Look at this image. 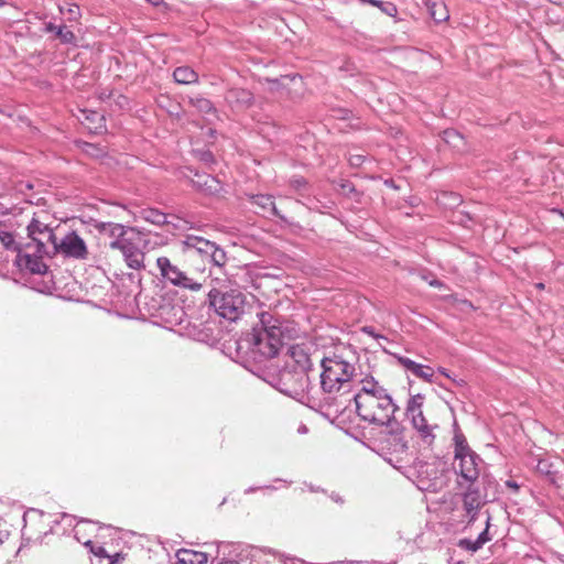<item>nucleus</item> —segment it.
Returning <instances> with one entry per match:
<instances>
[{
    "instance_id": "4c0bfd02",
    "label": "nucleus",
    "mask_w": 564,
    "mask_h": 564,
    "mask_svg": "<svg viewBox=\"0 0 564 564\" xmlns=\"http://www.w3.org/2000/svg\"><path fill=\"white\" fill-rule=\"evenodd\" d=\"M364 162V156L360 154H355L349 156V163L352 166H359Z\"/></svg>"
},
{
    "instance_id": "4be33fe9",
    "label": "nucleus",
    "mask_w": 564,
    "mask_h": 564,
    "mask_svg": "<svg viewBox=\"0 0 564 564\" xmlns=\"http://www.w3.org/2000/svg\"><path fill=\"white\" fill-rule=\"evenodd\" d=\"M488 541H489L488 532H487V530H485L479 534V536L475 541L466 540V539L460 540L459 546H462L468 551L476 552Z\"/></svg>"
},
{
    "instance_id": "a19ab883",
    "label": "nucleus",
    "mask_w": 564,
    "mask_h": 564,
    "mask_svg": "<svg viewBox=\"0 0 564 564\" xmlns=\"http://www.w3.org/2000/svg\"><path fill=\"white\" fill-rule=\"evenodd\" d=\"M430 285L434 288H442L444 284L440 280H432L430 281Z\"/></svg>"
},
{
    "instance_id": "423d86ee",
    "label": "nucleus",
    "mask_w": 564,
    "mask_h": 564,
    "mask_svg": "<svg viewBox=\"0 0 564 564\" xmlns=\"http://www.w3.org/2000/svg\"><path fill=\"white\" fill-rule=\"evenodd\" d=\"M141 240V232L129 227L124 236L110 241L109 247L121 251L129 268L140 270L144 267V253L139 248Z\"/></svg>"
},
{
    "instance_id": "7ed1b4c3",
    "label": "nucleus",
    "mask_w": 564,
    "mask_h": 564,
    "mask_svg": "<svg viewBox=\"0 0 564 564\" xmlns=\"http://www.w3.org/2000/svg\"><path fill=\"white\" fill-rule=\"evenodd\" d=\"M321 387L326 393H339L349 390L355 366L339 356L325 357L322 360Z\"/></svg>"
},
{
    "instance_id": "72a5a7b5",
    "label": "nucleus",
    "mask_w": 564,
    "mask_h": 564,
    "mask_svg": "<svg viewBox=\"0 0 564 564\" xmlns=\"http://www.w3.org/2000/svg\"><path fill=\"white\" fill-rule=\"evenodd\" d=\"M91 118L89 116H86V120H90L91 122L96 123L95 126H89V129H100L102 127L104 117L99 115L98 112H91Z\"/></svg>"
},
{
    "instance_id": "ddd939ff",
    "label": "nucleus",
    "mask_w": 564,
    "mask_h": 564,
    "mask_svg": "<svg viewBox=\"0 0 564 564\" xmlns=\"http://www.w3.org/2000/svg\"><path fill=\"white\" fill-rule=\"evenodd\" d=\"M455 468L468 481L476 480L479 474L474 453L455 457Z\"/></svg>"
},
{
    "instance_id": "f03ea898",
    "label": "nucleus",
    "mask_w": 564,
    "mask_h": 564,
    "mask_svg": "<svg viewBox=\"0 0 564 564\" xmlns=\"http://www.w3.org/2000/svg\"><path fill=\"white\" fill-rule=\"evenodd\" d=\"M261 329H253V348L265 358L275 357L283 346L281 322L269 312L258 314Z\"/></svg>"
},
{
    "instance_id": "39448f33",
    "label": "nucleus",
    "mask_w": 564,
    "mask_h": 564,
    "mask_svg": "<svg viewBox=\"0 0 564 564\" xmlns=\"http://www.w3.org/2000/svg\"><path fill=\"white\" fill-rule=\"evenodd\" d=\"M53 224L52 216L47 212L41 210L33 215L26 227L28 237L35 243L36 251L41 254H50L48 245H52L56 237Z\"/></svg>"
},
{
    "instance_id": "dca6fc26",
    "label": "nucleus",
    "mask_w": 564,
    "mask_h": 564,
    "mask_svg": "<svg viewBox=\"0 0 564 564\" xmlns=\"http://www.w3.org/2000/svg\"><path fill=\"white\" fill-rule=\"evenodd\" d=\"M380 392H387L386 389L378 383L373 378H365L360 381V389L355 394V403L378 395Z\"/></svg>"
},
{
    "instance_id": "f8f14e48",
    "label": "nucleus",
    "mask_w": 564,
    "mask_h": 564,
    "mask_svg": "<svg viewBox=\"0 0 564 564\" xmlns=\"http://www.w3.org/2000/svg\"><path fill=\"white\" fill-rule=\"evenodd\" d=\"M226 101L235 110L249 108L253 102L252 93L243 88H231L226 93Z\"/></svg>"
},
{
    "instance_id": "de8ad7c7",
    "label": "nucleus",
    "mask_w": 564,
    "mask_h": 564,
    "mask_svg": "<svg viewBox=\"0 0 564 564\" xmlns=\"http://www.w3.org/2000/svg\"><path fill=\"white\" fill-rule=\"evenodd\" d=\"M156 217H158V218H161V217H163V215L158 214V215H156ZM154 221L160 223V219H155Z\"/></svg>"
},
{
    "instance_id": "473e14b6",
    "label": "nucleus",
    "mask_w": 564,
    "mask_h": 564,
    "mask_svg": "<svg viewBox=\"0 0 564 564\" xmlns=\"http://www.w3.org/2000/svg\"><path fill=\"white\" fill-rule=\"evenodd\" d=\"M398 361L401 366H403L406 370L413 372L417 368V362L411 360L408 357L400 356L398 357Z\"/></svg>"
},
{
    "instance_id": "1a4fd4ad",
    "label": "nucleus",
    "mask_w": 564,
    "mask_h": 564,
    "mask_svg": "<svg viewBox=\"0 0 564 564\" xmlns=\"http://www.w3.org/2000/svg\"><path fill=\"white\" fill-rule=\"evenodd\" d=\"M411 424L415 430V445L419 449H429L435 442L434 431L438 424L434 421H429L424 414H415L410 417Z\"/></svg>"
},
{
    "instance_id": "c03bdc74",
    "label": "nucleus",
    "mask_w": 564,
    "mask_h": 564,
    "mask_svg": "<svg viewBox=\"0 0 564 564\" xmlns=\"http://www.w3.org/2000/svg\"><path fill=\"white\" fill-rule=\"evenodd\" d=\"M535 288L539 289V290H544V284L543 283H536L535 284Z\"/></svg>"
},
{
    "instance_id": "aec40b11",
    "label": "nucleus",
    "mask_w": 564,
    "mask_h": 564,
    "mask_svg": "<svg viewBox=\"0 0 564 564\" xmlns=\"http://www.w3.org/2000/svg\"><path fill=\"white\" fill-rule=\"evenodd\" d=\"M426 6L434 21L440 23L448 20L449 14L444 2H427Z\"/></svg>"
},
{
    "instance_id": "e433bc0d",
    "label": "nucleus",
    "mask_w": 564,
    "mask_h": 564,
    "mask_svg": "<svg viewBox=\"0 0 564 564\" xmlns=\"http://www.w3.org/2000/svg\"><path fill=\"white\" fill-rule=\"evenodd\" d=\"M108 560H109V564H120L126 560V555L122 553H116L113 555H110V557H108Z\"/></svg>"
},
{
    "instance_id": "bb28decb",
    "label": "nucleus",
    "mask_w": 564,
    "mask_h": 564,
    "mask_svg": "<svg viewBox=\"0 0 564 564\" xmlns=\"http://www.w3.org/2000/svg\"><path fill=\"white\" fill-rule=\"evenodd\" d=\"M471 451L468 447L466 438L462 434L455 435V457L470 454Z\"/></svg>"
},
{
    "instance_id": "2eb2a0df",
    "label": "nucleus",
    "mask_w": 564,
    "mask_h": 564,
    "mask_svg": "<svg viewBox=\"0 0 564 564\" xmlns=\"http://www.w3.org/2000/svg\"><path fill=\"white\" fill-rule=\"evenodd\" d=\"M183 247L184 252L186 253H192L195 251L202 256L207 257L208 252L214 248V242L198 236L189 235L185 238V240H183Z\"/></svg>"
},
{
    "instance_id": "58836bf2",
    "label": "nucleus",
    "mask_w": 564,
    "mask_h": 564,
    "mask_svg": "<svg viewBox=\"0 0 564 564\" xmlns=\"http://www.w3.org/2000/svg\"><path fill=\"white\" fill-rule=\"evenodd\" d=\"M361 3H369L371 6H375V7H378L379 9L381 8V6L383 4L382 1H379V0H359Z\"/></svg>"
},
{
    "instance_id": "7c9ffc66",
    "label": "nucleus",
    "mask_w": 564,
    "mask_h": 564,
    "mask_svg": "<svg viewBox=\"0 0 564 564\" xmlns=\"http://www.w3.org/2000/svg\"><path fill=\"white\" fill-rule=\"evenodd\" d=\"M87 546H89L90 549V552L97 556V557H104V558H108L110 557V554L106 551V549L101 545H96L94 544L93 542H87L86 543Z\"/></svg>"
},
{
    "instance_id": "4468645a",
    "label": "nucleus",
    "mask_w": 564,
    "mask_h": 564,
    "mask_svg": "<svg viewBox=\"0 0 564 564\" xmlns=\"http://www.w3.org/2000/svg\"><path fill=\"white\" fill-rule=\"evenodd\" d=\"M93 227L99 234V236L108 238L110 241L117 240L121 236H124L126 230L129 228L112 221H95Z\"/></svg>"
},
{
    "instance_id": "9b49d317",
    "label": "nucleus",
    "mask_w": 564,
    "mask_h": 564,
    "mask_svg": "<svg viewBox=\"0 0 564 564\" xmlns=\"http://www.w3.org/2000/svg\"><path fill=\"white\" fill-rule=\"evenodd\" d=\"M288 356L292 360L294 371L306 373L312 368V360L308 349L304 345H293L288 350Z\"/></svg>"
},
{
    "instance_id": "ea45409f",
    "label": "nucleus",
    "mask_w": 564,
    "mask_h": 564,
    "mask_svg": "<svg viewBox=\"0 0 564 564\" xmlns=\"http://www.w3.org/2000/svg\"><path fill=\"white\" fill-rule=\"evenodd\" d=\"M58 28H59V26H56V25H54L53 23H47V24H46V31H47V32H55V34L57 33V29H58Z\"/></svg>"
},
{
    "instance_id": "f704fd0d",
    "label": "nucleus",
    "mask_w": 564,
    "mask_h": 564,
    "mask_svg": "<svg viewBox=\"0 0 564 564\" xmlns=\"http://www.w3.org/2000/svg\"><path fill=\"white\" fill-rule=\"evenodd\" d=\"M84 151L87 154H89L91 156H95V158H99L104 153L101 149L97 148L93 143H85L84 144Z\"/></svg>"
},
{
    "instance_id": "37998d69",
    "label": "nucleus",
    "mask_w": 564,
    "mask_h": 564,
    "mask_svg": "<svg viewBox=\"0 0 564 564\" xmlns=\"http://www.w3.org/2000/svg\"><path fill=\"white\" fill-rule=\"evenodd\" d=\"M152 3L154 6H160V4H164V1L163 0H154Z\"/></svg>"
},
{
    "instance_id": "20e7f679",
    "label": "nucleus",
    "mask_w": 564,
    "mask_h": 564,
    "mask_svg": "<svg viewBox=\"0 0 564 564\" xmlns=\"http://www.w3.org/2000/svg\"><path fill=\"white\" fill-rule=\"evenodd\" d=\"M210 306L214 307L216 313L231 322L241 317L246 308V295L237 290L221 292L213 289L209 294Z\"/></svg>"
},
{
    "instance_id": "393cba45",
    "label": "nucleus",
    "mask_w": 564,
    "mask_h": 564,
    "mask_svg": "<svg viewBox=\"0 0 564 564\" xmlns=\"http://www.w3.org/2000/svg\"><path fill=\"white\" fill-rule=\"evenodd\" d=\"M189 104L200 112L209 113L215 111L212 101L205 97H195L189 99Z\"/></svg>"
},
{
    "instance_id": "79ce46f5",
    "label": "nucleus",
    "mask_w": 564,
    "mask_h": 564,
    "mask_svg": "<svg viewBox=\"0 0 564 564\" xmlns=\"http://www.w3.org/2000/svg\"><path fill=\"white\" fill-rule=\"evenodd\" d=\"M444 134H445L446 141H448L449 137H458V134L455 131H449V130L445 131Z\"/></svg>"
},
{
    "instance_id": "6ab92c4d",
    "label": "nucleus",
    "mask_w": 564,
    "mask_h": 564,
    "mask_svg": "<svg viewBox=\"0 0 564 564\" xmlns=\"http://www.w3.org/2000/svg\"><path fill=\"white\" fill-rule=\"evenodd\" d=\"M251 199L252 203L256 206H258L263 213H269L274 216L279 215L273 197L271 195H254L251 197Z\"/></svg>"
},
{
    "instance_id": "5701e85b",
    "label": "nucleus",
    "mask_w": 564,
    "mask_h": 564,
    "mask_svg": "<svg viewBox=\"0 0 564 564\" xmlns=\"http://www.w3.org/2000/svg\"><path fill=\"white\" fill-rule=\"evenodd\" d=\"M480 506V494L477 490H468L464 496V507L467 512L478 510Z\"/></svg>"
},
{
    "instance_id": "c85d7f7f",
    "label": "nucleus",
    "mask_w": 564,
    "mask_h": 564,
    "mask_svg": "<svg viewBox=\"0 0 564 564\" xmlns=\"http://www.w3.org/2000/svg\"><path fill=\"white\" fill-rule=\"evenodd\" d=\"M207 257L210 258V260L216 264V265H224L225 262H226V253L223 249H220L219 247L216 246V243L214 242V248L212 251L208 252Z\"/></svg>"
},
{
    "instance_id": "6e6552de",
    "label": "nucleus",
    "mask_w": 564,
    "mask_h": 564,
    "mask_svg": "<svg viewBox=\"0 0 564 564\" xmlns=\"http://www.w3.org/2000/svg\"><path fill=\"white\" fill-rule=\"evenodd\" d=\"M156 265L160 269L161 275L169 280L173 285L191 291H199L202 289L200 283L187 276L175 264H173L167 257L158 258Z\"/></svg>"
},
{
    "instance_id": "0eeeda50",
    "label": "nucleus",
    "mask_w": 564,
    "mask_h": 564,
    "mask_svg": "<svg viewBox=\"0 0 564 564\" xmlns=\"http://www.w3.org/2000/svg\"><path fill=\"white\" fill-rule=\"evenodd\" d=\"M51 246L50 257L62 253L69 258L85 259L88 254L85 241L75 231L66 234L59 241L55 237Z\"/></svg>"
},
{
    "instance_id": "9d476101",
    "label": "nucleus",
    "mask_w": 564,
    "mask_h": 564,
    "mask_svg": "<svg viewBox=\"0 0 564 564\" xmlns=\"http://www.w3.org/2000/svg\"><path fill=\"white\" fill-rule=\"evenodd\" d=\"M44 254L36 251V254L25 253L22 250L19 251L15 258V264L21 270H26L32 274H45L47 265L42 260Z\"/></svg>"
},
{
    "instance_id": "a878e982",
    "label": "nucleus",
    "mask_w": 564,
    "mask_h": 564,
    "mask_svg": "<svg viewBox=\"0 0 564 564\" xmlns=\"http://www.w3.org/2000/svg\"><path fill=\"white\" fill-rule=\"evenodd\" d=\"M59 12L67 13L70 22H78L82 17L80 9L76 3H66V7L59 6Z\"/></svg>"
},
{
    "instance_id": "c756f323",
    "label": "nucleus",
    "mask_w": 564,
    "mask_h": 564,
    "mask_svg": "<svg viewBox=\"0 0 564 564\" xmlns=\"http://www.w3.org/2000/svg\"><path fill=\"white\" fill-rule=\"evenodd\" d=\"M56 36L61 40L62 43L64 44H70V43H74L75 42V34L69 30L67 29L65 25L63 26H59L57 29V33H56Z\"/></svg>"
},
{
    "instance_id": "a18cd8bd",
    "label": "nucleus",
    "mask_w": 564,
    "mask_h": 564,
    "mask_svg": "<svg viewBox=\"0 0 564 564\" xmlns=\"http://www.w3.org/2000/svg\"><path fill=\"white\" fill-rule=\"evenodd\" d=\"M218 564H237V563L234 561H223V562H219Z\"/></svg>"
},
{
    "instance_id": "f3484780",
    "label": "nucleus",
    "mask_w": 564,
    "mask_h": 564,
    "mask_svg": "<svg viewBox=\"0 0 564 564\" xmlns=\"http://www.w3.org/2000/svg\"><path fill=\"white\" fill-rule=\"evenodd\" d=\"M176 564H207L208 562L206 553L185 549L176 553Z\"/></svg>"
},
{
    "instance_id": "f257e3e1",
    "label": "nucleus",
    "mask_w": 564,
    "mask_h": 564,
    "mask_svg": "<svg viewBox=\"0 0 564 564\" xmlns=\"http://www.w3.org/2000/svg\"><path fill=\"white\" fill-rule=\"evenodd\" d=\"M395 410L397 406L387 392L379 391L378 395L356 402L357 414L362 421L377 425H389L392 433L402 430L401 425L392 420Z\"/></svg>"
},
{
    "instance_id": "49530a36",
    "label": "nucleus",
    "mask_w": 564,
    "mask_h": 564,
    "mask_svg": "<svg viewBox=\"0 0 564 564\" xmlns=\"http://www.w3.org/2000/svg\"><path fill=\"white\" fill-rule=\"evenodd\" d=\"M440 372H441L442 375H444V376L448 377V375H447V372L445 371V369L441 368V369H440Z\"/></svg>"
},
{
    "instance_id": "cd10ccee",
    "label": "nucleus",
    "mask_w": 564,
    "mask_h": 564,
    "mask_svg": "<svg viewBox=\"0 0 564 564\" xmlns=\"http://www.w3.org/2000/svg\"><path fill=\"white\" fill-rule=\"evenodd\" d=\"M412 373L417 378L432 382L434 370L430 366L419 364L417 368Z\"/></svg>"
},
{
    "instance_id": "09e8293b",
    "label": "nucleus",
    "mask_w": 564,
    "mask_h": 564,
    "mask_svg": "<svg viewBox=\"0 0 564 564\" xmlns=\"http://www.w3.org/2000/svg\"><path fill=\"white\" fill-rule=\"evenodd\" d=\"M6 4V1L4 0H0V8L3 7Z\"/></svg>"
},
{
    "instance_id": "a211bd4d",
    "label": "nucleus",
    "mask_w": 564,
    "mask_h": 564,
    "mask_svg": "<svg viewBox=\"0 0 564 564\" xmlns=\"http://www.w3.org/2000/svg\"><path fill=\"white\" fill-rule=\"evenodd\" d=\"M173 78L177 84L192 85L198 83V74L188 66H180L173 72Z\"/></svg>"
},
{
    "instance_id": "2f4dec72",
    "label": "nucleus",
    "mask_w": 564,
    "mask_h": 564,
    "mask_svg": "<svg viewBox=\"0 0 564 564\" xmlns=\"http://www.w3.org/2000/svg\"><path fill=\"white\" fill-rule=\"evenodd\" d=\"M536 471L543 475H551L553 474L552 464L545 459H540L536 465Z\"/></svg>"
},
{
    "instance_id": "b1692460",
    "label": "nucleus",
    "mask_w": 564,
    "mask_h": 564,
    "mask_svg": "<svg viewBox=\"0 0 564 564\" xmlns=\"http://www.w3.org/2000/svg\"><path fill=\"white\" fill-rule=\"evenodd\" d=\"M0 242L7 250H11L19 253L21 251V246L17 242L14 236L8 231H0Z\"/></svg>"
},
{
    "instance_id": "c9c22d12",
    "label": "nucleus",
    "mask_w": 564,
    "mask_h": 564,
    "mask_svg": "<svg viewBox=\"0 0 564 564\" xmlns=\"http://www.w3.org/2000/svg\"><path fill=\"white\" fill-rule=\"evenodd\" d=\"M380 9L389 17H394L398 12L397 7L392 3H388L387 6L382 4Z\"/></svg>"
},
{
    "instance_id": "412c9836",
    "label": "nucleus",
    "mask_w": 564,
    "mask_h": 564,
    "mask_svg": "<svg viewBox=\"0 0 564 564\" xmlns=\"http://www.w3.org/2000/svg\"><path fill=\"white\" fill-rule=\"evenodd\" d=\"M423 402L424 395L420 393L412 395L406 403L405 412L408 417H413L416 413L423 414Z\"/></svg>"
}]
</instances>
